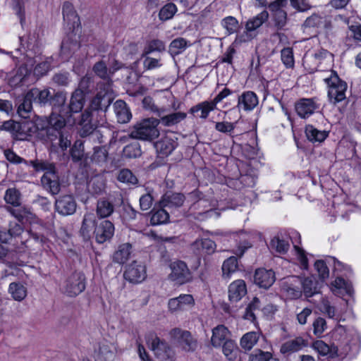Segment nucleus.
Returning <instances> with one entry per match:
<instances>
[{
    "mask_svg": "<svg viewBox=\"0 0 361 361\" xmlns=\"http://www.w3.org/2000/svg\"><path fill=\"white\" fill-rule=\"evenodd\" d=\"M66 121L61 115L51 113L49 117L37 116L34 122L23 123V130L30 137L43 142L58 145L64 151L71 146V135L66 129Z\"/></svg>",
    "mask_w": 361,
    "mask_h": 361,
    "instance_id": "nucleus-1",
    "label": "nucleus"
},
{
    "mask_svg": "<svg viewBox=\"0 0 361 361\" xmlns=\"http://www.w3.org/2000/svg\"><path fill=\"white\" fill-rule=\"evenodd\" d=\"M46 240L47 238L43 234L24 229L16 222H10L7 229H1V242L13 245L17 248L42 245Z\"/></svg>",
    "mask_w": 361,
    "mask_h": 361,
    "instance_id": "nucleus-2",
    "label": "nucleus"
},
{
    "mask_svg": "<svg viewBox=\"0 0 361 361\" xmlns=\"http://www.w3.org/2000/svg\"><path fill=\"white\" fill-rule=\"evenodd\" d=\"M62 14L64 22L65 37L61 45L80 43V20L73 4L66 1L63 4Z\"/></svg>",
    "mask_w": 361,
    "mask_h": 361,
    "instance_id": "nucleus-3",
    "label": "nucleus"
},
{
    "mask_svg": "<svg viewBox=\"0 0 361 361\" xmlns=\"http://www.w3.org/2000/svg\"><path fill=\"white\" fill-rule=\"evenodd\" d=\"M158 125L159 122L156 118H144L133 126L129 137L133 139L152 141L159 135Z\"/></svg>",
    "mask_w": 361,
    "mask_h": 361,
    "instance_id": "nucleus-4",
    "label": "nucleus"
},
{
    "mask_svg": "<svg viewBox=\"0 0 361 361\" xmlns=\"http://www.w3.org/2000/svg\"><path fill=\"white\" fill-rule=\"evenodd\" d=\"M329 75L324 81L328 86V97L329 101L336 104L346 99L345 92L348 87L347 83L342 80L337 73L333 70L328 71Z\"/></svg>",
    "mask_w": 361,
    "mask_h": 361,
    "instance_id": "nucleus-5",
    "label": "nucleus"
},
{
    "mask_svg": "<svg viewBox=\"0 0 361 361\" xmlns=\"http://www.w3.org/2000/svg\"><path fill=\"white\" fill-rule=\"evenodd\" d=\"M171 272L169 275L171 281L176 284L183 285L192 281V274L188 265L183 261H176L171 264Z\"/></svg>",
    "mask_w": 361,
    "mask_h": 361,
    "instance_id": "nucleus-6",
    "label": "nucleus"
},
{
    "mask_svg": "<svg viewBox=\"0 0 361 361\" xmlns=\"http://www.w3.org/2000/svg\"><path fill=\"white\" fill-rule=\"evenodd\" d=\"M63 292L70 297H75L85 289V276L81 272L72 273L65 281Z\"/></svg>",
    "mask_w": 361,
    "mask_h": 361,
    "instance_id": "nucleus-7",
    "label": "nucleus"
},
{
    "mask_svg": "<svg viewBox=\"0 0 361 361\" xmlns=\"http://www.w3.org/2000/svg\"><path fill=\"white\" fill-rule=\"evenodd\" d=\"M189 197L194 201L190 209H198L203 208L201 212L195 213V218L198 220H204L212 216L214 211L210 207L208 202L202 198L203 194L198 190H195L188 194Z\"/></svg>",
    "mask_w": 361,
    "mask_h": 361,
    "instance_id": "nucleus-8",
    "label": "nucleus"
},
{
    "mask_svg": "<svg viewBox=\"0 0 361 361\" xmlns=\"http://www.w3.org/2000/svg\"><path fill=\"white\" fill-rule=\"evenodd\" d=\"M147 343L157 358L165 360L173 356V352L168 343L154 334H149Z\"/></svg>",
    "mask_w": 361,
    "mask_h": 361,
    "instance_id": "nucleus-9",
    "label": "nucleus"
},
{
    "mask_svg": "<svg viewBox=\"0 0 361 361\" xmlns=\"http://www.w3.org/2000/svg\"><path fill=\"white\" fill-rule=\"evenodd\" d=\"M115 232L114 224L108 219H97L93 237L99 244L109 242L113 238Z\"/></svg>",
    "mask_w": 361,
    "mask_h": 361,
    "instance_id": "nucleus-10",
    "label": "nucleus"
},
{
    "mask_svg": "<svg viewBox=\"0 0 361 361\" xmlns=\"http://www.w3.org/2000/svg\"><path fill=\"white\" fill-rule=\"evenodd\" d=\"M85 104V93L80 89H76L71 94L69 104L61 111V116L66 120L71 117L73 114H77L82 111Z\"/></svg>",
    "mask_w": 361,
    "mask_h": 361,
    "instance_id": "nucleus-11",
    "label": "nucleus"
},
{
    "mask_svg": "<svg viewBox=\"0 0 361 361\" xmlns=\"http://www.w3.org/2000/svg\"><path fill=\"white\" fill-rule=\"evenodd\" d=\"M170 336L177 341L185 351L192 352L197 347V340L192 337L191 333L188 331L175 328L170 331Z\"/></svg>",
    "mask_w": 361,
    "mask_h": 361,
    "instance_id": "nucleus-12",
    "label": "nucleus"
},
{
    "mask_svg": "<svg viewBox=\"0 0 361 361\" xmlns=\"http://www.w3.org/2000/svg\"><path fill=\"white\" fill-rule=\"evenodd\" d=\"M111 102V99L109 95L102 94V92L97 93L96 96L92 99L90 106L85 111H90L91 113L94 114L97 119H98V118L102 119V117L105 116V113Z\"/></svg>",
    "mask_w": 361,
    "mask_h": 361,
    "instance_id": "nucleus-13",
    "label": "nucleus"
},
{
    "mask_svg": "<svg viewBox=\"0 0 361 361\" xmlns=\"http://www.w3.org/2000/svg\"><path fill=\"white\" fill-rule=\"evenodd\" d=\"M146 277V267L137 261H133L128 265L123 273V278L133 284L142 283Z\"/></svg>",
    "mask_w": 361,
    "mask_h": 361,
    "instance_id": "nucleus-14",
    "label": "nucleus"
},
{
    "mask_svg": "<svg viewBox=\"0 0 361 361\" xmlns=\"http://www.w3.org/2000/svg\"><path fill=\"white\" fill-rule=\"evenodd\" d=\"M317 97L302 98L295 104V109L299 117L307 118L320 108Z\"/></svg>",
    "mask_w": 361,
    "mask_h": 361,
    "instance_id": "nucleus-15",
    "label": "nucleus"
},
{
    "mask_svg": "<svg viewBox=\"0 0 361 361\" xmlns=\"http://www.w3.org/2000/svg\"><path fill=\"white\" fill-rule=\"evenodd\" d=\"M301 285H302L301 277L290 276L282 282L281 290L289 299L295 300L302 295Z\"/></svg>",
    "mask_w": 361,
    "mask_h": 361,
    "instance_id": "nucleus-16",
    "label": "nucleus"
},
{
    "mask_svg": "<svg viewBox=\"0 0 361 361\" xmlns=\"http://www.w3.org/2000/svg\"><path fill=\"white\" fill-rule=\"evenodd\" d=\"M98 119L94 116V114L90 111H85L80 116L78 122L80 126L79 133L80 137H91L92 133L96 130L97 122Z\"/></svg>",
    "mask_w": 361,
    "mask_h": 361,
    "instance_id": "nucleus-17",
    "label": "nucleus"
},
{
    "mask_svg": "<svg viewBox=\"0 0 361 361\" xmlns=\"http://www.w3.org/2000/svg\"><path fill=\"white\" fill-rule=\"evenodd\" d=\"M287 0H276L269 5L271 19L278 28L284 27L287 22V13L282 8Z\"/></svg>",
    "mask_w": 361,
    "mask_h": 361,
    "instance_id": "nucleus-18",
    "label": "nucleus"
},
{
    "mask_svg": "<svg viewBox=\"0 0 361 361\" xmlns=\"http://www.w3.org/2000/svg\"><path fill=\"white\" fill-rule=\"evenodd\" d=\"M157 116L159 117L157 118L159 124L165 127H171L183 121L186 118L187 114L180 111L167 114L166 109L162 108L157 110Z\"/></svg>",
    "mask_w": 361,
    "mask_h": 361,
    "instance_id": "nucleus-19",
    "label": "nucleus"
},
{
    "mask_svg": "<svg viewBox=\"0 0 361 361\" xmlns=\"http://www.w3.org/2000/svg\"><path fill=\"white\" fill-rule=\"evenodd\" d=\"M195 304L192 295L180 294L178 297L171 298L169 300V309L172 312L187 310Z\"/></svg>",
    "mask_w": 361,
    "mask_h": 361,
    "instance_id": "nucleus-20",
    "label": "nucleus"
},
{
    "mask_svg": "<svg viewBox=\"0 0 361 361\" xmlns=\"http://www.w3.org/2000/svg\"><path fill=\"white\" fill-rule=\"evenodd\" d=\"M269 16V14L268 11H263L256 16L248 19L245 23L246 39L244 38L242 41L246 42L249 39H252L254 36H255V35H252V32H255L257 28L260 27L264 23L267 21Z\"/></svg>",
    "mask_w": 361,
    "mask_h": 361,
    "instance_id": "nucleus-21",
    "label": "nucleus"
},
{
    "mask_svg": "<svg viewBox=\"0 0 361 361\" xmlns=\"http://www.w3.org/2000/svg\"><path fill=\"white\" fill-rule=\"evenodd\" d=\"M275 273L272 269H257L254 275V282L259 287L268 289L275 282Z\"/></svg>",
    "mask_w": 361,
    "mask_h": 361,
    "instance_id": "nucleus-22",
    "label": "nucleus"
},
{
    "mask_svg": "<svg viewBox=\"0 0 361 361\" xmlns=\"http://www.w3.org/2000/svg\"><path fill=\"white\" fill-rule=\"evenodd\" d=\"M177 139L165 136L154 143L157 153L160 158L170 155L178 146Z\"/></svg>",
    "mask_w": 361,
    "mask_h": 361,
    "instance_id": "nucleus-23",
    "label": "nucleus"
},
{
    "mask_svg": "<svg viewBox=\"0 0 361 361\" xmlns=\"http://www.w3.org/2000/svg\"><path fill=\"white\" fill-rule=\"evenodd\" d=\"M76 202L72 195L60 197L55 202L56 210L63 216L71 215L76 211Z\"/></svg>",
    "mask_w": 361,
    "mask_h": 361,
    "instance_id": "nucleus-24",
    "label": "nucleus"
},
{
    "mask_svg": "<svg viewBox=\"0 0 361 361\" xmlns=\"http://www.w3.org/2000/svg\"><path fill=\"white\" fill-rule=\"evenodd\" d=\"M185 200V197L183 193L167 191L161 197L160 205L162 207L178 208L180 207Z\"/></svg>",
    "mask_w": 361,
    "mask_h": 361,
    "instance_id": "nucleus-25",
    "label": "nucleus"
},
{
    "mask_svg": "<svg viewBox=\"0 0 361 361\" xmlns=\"http://www.w3.org/2000/svg\"><path fill=\"white\" fill-rule=\"evenodd\" d=\"M28 97L32 100L34 104L39 106H46L50 101L51 91L49 88L42 90L37 87L30 89L28 92Z\"/></svg>",
    "mask_w": 361,
    "mask_h": 361,
    "instance_id": "nucleus-26",
    "label": "nucleus"
},
{
    "mask_svg": "<svg viewBox=\"0 0 361 361\" xmlns=\"http://www.w3.org/2000/svg\"><path fill=\"white\" fill-rule=\"evenodd\" d=\"M246 293L247 287L243 280H235L232 282L228 287V298L232 302H238Z\"/></svg>",
    "mask_w": 361,
    "mask_h": 361,
    "instance_id": "nucleus-27",
    "label": "nucleus"
},
{
    "mask_svg": "<svg viewBox=\"0 0 361 361\" xmlns=\"http://www.w3.org/2000/svg\"><path fill=\"white\" fill-rule=\"evenodd\" d=\"M43 187L52 195H56L60 191V183L57 171L44 173L41 178Z\"/></svg>",
    "mask_w": 361,
    "mask_h": 361,
    "instance_id": "nucleus-28",
    "label": "nucleus"
},
{
    "mask_svg": "<svg viewBox=\"0 0 361 361\" xmlns=\"http://www.w3.org/2000/svg\"><path fill=\"white\" fill-rule=\"evenodd\" d=\"M97 219L92 214L84 215L80 233L85 240H89L93 236Z\"/></svg>",
    "mask_w": 361,
    "mask_h": 361,
    "instance_id": "nucleus-29",
    "label": "nucleus"
},
{
    "mask_svg": "<svg viewBox=\"0 0 361 361\" xmlns=\"http://www.w3.org/2000/svg\"><path fill=\"white\" fill-rule=\"evenodd\" d=\"M301 281L302 285H301V290L302 295L306 298H309L314 296L316 294L319 293V286L318 281L314 277H305L302 278Z\"/></svg>",
    "mask_w": 361,
    "mask_h": 361,
    "instance_id": "nucleus-30",
    "label": "nucleus"
},
{
    "mask_svg": "<svg viewBox=\"0 0 361 361\" xmlns=\"http://www.w3.org/2000/svg\"><path fill=\"white\" fill-rule=\"evenodd\" d=\"M258 103L257 94L252 91H246L239 96L238 106H243L245 111H251L257 106Z\"/></svg>",
    "mask_w": 361,
    "mask_h": 361,
    "instance_id": "nucleus-31",
    "label": "nucleus"
},
{
    "mask_svg": "<svg viewBox=\"0 0 361 361\" xmlns=\"http://www.w3.org/2000/svg\"><path fill=\"white\" fill-rule=\"evenodd\" d=\"M114 112L117 121L120 123H126L130 121L132 114L126 103L123 100H117L114 104Z\"/></svg>",
    "mask_w": 361,
    "mask_h": 361,
    "instance_id": "nucleus-32",
    "label": "nucleus"
},
{
    "mask_svg": "<svg viewBox=\"0 0 361 361\" xmlns=\"http://www.w3.org/2000/svg\"><path fill=\"white\" fill-rule=\"evenodd\" d=\"M228 329L224 325H218L212 329L211 343L214 348H219L226 341H228Z\"/></svg>",
    "mask_w": 361,
    "mask_h": 361,
    "instance_id": "nucleus-33",
    "label": "nucleus"
},
{
    "mask_svg": "<svg viewBox=\"0 0 361 361\" xmlns=\"http://www.w3.org/2000/svg\"><path fill=\"white\" fill-rule=\"evenodd\" d=\"M307 345L306 341L302 337H297L294 339L288 340L283 343L280 348L282 354H291L301 350Z\"/></svg>",
    "mask_w": 361,
    "mask_h": 361,
    "instance_id": "nucleus-34",
    "label": "nucleus"
},
{
    "mask_svg": "<svg viewBox=\"0 0 361 361\" xmlns=\"http://www.w3.org/2000/svg\"><path fill=\"white\" fill-rule=\"evenodd\" d=\"M114 212V205L105 198L98 200L96 207V214L99 219H106Z\"/></svg>",
    "mask_w": 361,
    "mask_h": 361,
    "instance_id": "nucleus-35",
    "label": "nucleus"
},
{
    "mask_svg": "<svg viewBox=\"0 0 361 361\" xmlns=\"http://www.w3.org/2000/svg\"><path fill=\"white\" fill-rule=\"evenodd\" d=\"M216 107V104L212 101H205L192 106L190 109V112L197 117L206 119L209 114L214 110Z\"/></svg>",
    "mask_w": 361,
    "mask_h": 361,
    "instance_id": "nucleus-36",
    "label": "nucleus"
},
{
    "mask_svg": "<svg viewBox=\"0 0 361 361\" xmlns=\"http://www.w3.org/2000/svg\"><path fill=\"white\" fill-rule=\"evenodd\" d=\"M94 361H112L114 357V352L109 343H100L98 349H94Z\"/></svg>",
    "mask_w": 361,
    "mask_h": 361,
    "instance_id": "nucleus-37",
    "label": "nucleus"
},
{
    "mask_svg": "<svg viewBox=\"0 0 361 361\" xmlns=\"http://www.w3.org/2000/svg\"><path fill=\"white\" fill-rule=\"evenodd\" d=\"M67 93L64 91H54L53 94H50V101L48 105L52 106L54 110H58L61 114L64 108H66V102L67 99Z\"/></svg>",
    "mask_w": 361,
    "mask_h": 361,
    "instance_id": "nucleus-38",
    "label": "nucleus"
},
{
    "mask_svg": "<svg viewBox=\"0 0 361 361\" xmlns=\"http://www.w3.org/2000/svg\"><path fill=\"white\" fill-rule=\"evenodd\" d=\"M27 165L32 166L36 172L44 171V173L49 172L51 173L56 171L54 163L44 159L30 160L27 161Z\"/></svg>",
    "mask_w": 361,
    "mask_h": 361,
    "instance_id": "nucleus-39",
    "label": "nucleus"
},
{
    "mask_svg": "<svg viewBox=\"0 0 361 361\" xmlns=\"http://www.w3.org/2000/svg\"><path fill=\"white\" fill-rule=\"evenodd\" d=\"M305 132L307 140L312 142H322L329 135L328 131L319 130L312 125L306 126Z\"/></svg>",
    "mask_w": 361,
    "mask_h": 361,
    "instance_id": "nucleus-40",
    "label": "nucleus"
},
{
    "mask_svg": "<svg viewBox=\"0 0 361 361\" xmlns=\"http://www.w3.org/2000/svg\"><path fill=\"white\" fill-rule=\"evenodd\" d=\"M132 246L130 243H123L118 246L117 250L114 253L113 261L118 264H124L131 253Z\"/></svg>",
    "mask_w": 361,
    "mask_h": 361,
    "instance_id": "nucleus-41",
    "label": "nucleus"
},
{
    "mask_svg": "<svg viewBox=\"0 0 361 361\" xmlns=\"http://www.w3.org/2000/svg\"><path fill=\"white\" fill-rule=\"evenodd\" d=\"M312 347L322 355L334 357L338 355V346H329L322 340H317L312 343Z\"/></svg>",
    "mask_w": 361,
    "mask_h": 361,
    "instance_id": "nucleus-42",
    "label": "nucleus"
},
{
    "mask_svg": "<svg viewBox=\"0 0 361 361\" xmlns=\"http://www.w3.org/2000/svg\"><path fill=\"white\" fill-rule=\"evenodd\" d=\"M109 158V152L105 146H98L93 148V154L91 161L99 165L104 166L106 164Z\"/></svg>",
    "mask_w": 361,
    "mask_h": 361,
    "instance_id": "nucleus-43",
    "label": "nucleus"
},
{
    "mask_svg": "<svg viewBox=\"0 0 361 361\" xmlns=\"http://www.w3.org/2000/svg\"><path fill=\"white\" fill-rule=\"evenodd\" d=\"M21 192L18 189L9 188L5 192L4 200L8 204L17 207L21 204Z\"/></svg>",
    "mask_w": 361,
    "mask_h": 361,
    "instance_id": "nucleus-44",
    "label": "nucleus"
},
{
    "mask_svg": "<svg viewBox=\"0 0 361 361\" xmlns=\"http://www.w3.org/2000/svg\"><path fill=\"white\" fill-rule=\"evenodd\" d=\"M150 224L152 226L164 224L169 221V214L163 208L159 209H153L150 212Z\"/></svg>",
    "mask_w": 361,
    "mask_h": 361,
    "instance_id": "nucleus-45",
    "label": "nucleus"
},
{
    "mask_svg": "<svg viewBox=\"0 0 361 361\" xmlns=\"http://www.w3.org/2000/svg\"><path fill=\"white\" fill-rule=\"evenodd\" d=\"M259 338V334L255 331H250L245 334L240 338V345L241 348L247 350H250L257 343Z\"/></svg>",
    "mask_w": 361,
    "mask_h": 361,
    "instance_id": "nucleus-46",
    "label": "nucleus"
},
{
    "mask_svg": "<svg viewBox=\"0 0 361 361\" xmlns=\"http://www.w3.org/2000/svg\"><path fill=\"white\" fill-rule=\"evenodd\" d=\"M32 100L28 97L27 92L23 97L22 102L18 104L17 112L18 115L24 118H30L32 111Z\"/></svg>",
    "mask_w": 361,
    "mask_h": 361,
    "instance_id": "nucleus-47",
    "label": "nucleus"
},
{
    "mask_svg": "<svg viewBox=\"0 0 361 361\" xmlns=\"http://www.w3.org/2000/svg\"><path fill=\"white\" fill-rule=\"evenodd\" d=\"M123 157L127 159H135L142 154L141 146L137 141L130 143L124 147L122 152Z\"/></svg>",
    "mask_w": 361,
    "mask_h": 361,
    "instance_id": "nucleus-48",
    "label": "nucleus"
},
{
    "mask_svg": "<svg viewBox=\"0 0 361 361\" xmlns=\"http://www.w3.org/2000/svg\"><path fill=\"white\" fill-rule=\"evenodd\" d=\"M8 292L11 293L13 298L18 301L23 300L27 295L25 287L19 282H13L10 283Z\"/></svg>",
    "mask_w": 361,
    "mask_h": 361,
    "instance_id": "nucleus-49",
    "label": "nucleus"
},
{
    "mask_svg": "<svg viewBox=\"0 0 361 361\" xmlns=\"http://www.w3.org/2000/svg\"><path fill=\"white\" fill-rule=\"evenodd\" d=\"M269 247L271 250L280 254H285L288 252L290 244L288 240L279 236H275L271 239Z\"/></svg>",
    "mask_w": 361,
    "mask_h": 361,
    "instance_id": "nucleus-50",
    "label": "nucleus"
},
{
    "mask_svg": "<svg viewBox=\"0 0 361 361\" xmlns=\"http://www.w3.org/2000/svg\"><path fill=\"white\" fill-rule=\"evenodd\" d=\"M257 180V176L253 172H249L245 174L240 175V176L235 180V184H240L243 188H252L255 185Z\"/></svg>",
    "mask_w": 361,
    "mask_h": 361,
    "instance_id": "nucleus-51",
    "label": "nucleus"
},
{
    "mask_svg": "<svg viewBox=\"0 0 361 361\" xmlns=\"http://www.w3.org/2000/svg\"><path fill=\"white\" fill-rule=\"evenodd\" d=\"M238 270V259L235 257H231L226 259L222 265L223 277L229 279L232 273Z\"/></svg>",
    "mask_w": 361,
    "mask_h": 361,
    "instance_id": "nucleus-52",
    "label": "nucleus"
},
{
    "mask_svg": "<svg viewBox=\"0 0 361 361\" xmlns=\"http://www.w3.org/2000/svg\"><path fill=\"white\" fill-rule=\"evenodd\" d=\"M260 310V300L255 297L245 309L244 317L246 319L254 322L256 319V312Z\"/></svg>",
    "mask_w": 361,
    "mask_h": 361,
    "instance_id": "nucleus-53",
    "label": "nucleus"
},
{
    "mask_svg": "<svg viewBox=\"0 0 361 361\" xmlns=\"http://www.w3.org/2000/svg\"><path fill=\"white\" fill-rule=\"evenodd\" d=\"M194 246L198 249L201 247L208 255L214 253L216 247L214 241L209 238L196 240L194 243Z\"/></svg>",
    "mask_w": 361,
    "mask_h": 361,
    "instance_id": "nucleus-54",
    "label": "nucleus"
},
{
    "mask_svg": "<svg viewBox=\"0 0 361 361\" xmlns=\"http://www.w3.org/2000/svg\"><path fill=\"white\" fill-rule=\"evenodd\" d=\"M117 179L121 183L128 185H136L138 182L137 177L128 169H123L119 171Z\"/></svg>",
    "mask_w": 361,
    "mask_h": 361,
    "instance_id": "nucleus-55",
    "label": "nucleus"
},
{
    "mask_svg": "<svg viewBox=\"0 0 361 361\" xmlns=\"http://www.w3.org/2000/svg\"><path fill=\"white\" fill-rule=\"evenodd\" d=\"M11 5L22 26L25 23V9L24 0H12Z\"/></svg>",
    "mask_w": 361,
    "mask_h": 361,
    "instance_id": "nucleus-56",
    "label": "nucleus"
},
{
    "mask_svg": "<svg viewBox=\"0 0 361 361\" xmlns=\"http://www.w3.org/2000/svg\"><path fill=\"white\" fill-rule=\"evenodd\" d=\"M281 57L283 63L286 68H290L294 66L295 61L292 47H284L281 51Z\"/></svg>",
    "mask_w": 361,
    "mask_h": 361,
    "instance_id": "nucleus-57",
    "label": "nucleus"
},
{
    "mask_svg": "<svg viewBox=\"0 0 361 361\" xmlns=\"http://www.w3.org/2000/svg\"><path fill=\"white\" fill-rule=\"evenodd\" d=\"M71 156L73 161H79L82 159L84 157V144L78 140H76L72 148L71 149Z\"/></svg>",
    "mask_w": 361,
    "mask_h": 361,
    "instance_id": "nucleus-58",
    "label": "nucleus"
},
{
    "mask_svg": "<svg viewBox=\"0 0 361 361\" xmlns=\"http://www.w3.org/2000/svg\"><path fill=\"white\" fill-rule=\"evenodd\" d=\"M176 11V6L173 3H169L161 8L159 17L161 20H167L173 18Z\"/></svg>",
    "mask_w": 361,
    "mask_h": 361,
    "instance_id": "nucleus-59",
    "label": "nucleus"
},
{
    "mask_svg": "<svg viewBox=\"0 0 361 361\" xmlns=\"http://www.w3.org/2000/svg\"><path fill=\"white\" fill-rule=\"evenodd\" d=\"M332 338L343 344H348L349 340L347 338L346 329L342 325H338L332 332Z\"/></svg>",
    "mask_w": 361,
    "mask_h": 361,
    "instance_id": "nucleus-60",
    "label": "nucleus"
},
{
    "mask_svg": "<svg viewBox=\"0 0 361 361\" xmlns=\"http://www.w3.org/2000/svg\"><path fill=\"white\" fill-rule=\"evenodd\" d=\"M92 70L94 73L100 78L104 80L110 79L109 71L106 64L104 61H99V62L96 63L94 65Z\"/></svg>",
    "mask_w": 361,
    "mask_h": 361,
    "instance_id": "nucleus-61",
    "label": "nucleus"
},
{
    "mask_svg": "<svg viewBox=\"0 0 361 361\" xmlns=\"http://www.w3.org/2000/svg\"><path fill=\"white\" fill-rule=\"evenodd\" d=\"M222 26L230 33H234L239 27L237 19L233 16H228L221 21Z\"/></svg>",
    "mask_w": 361,
    "mask_h": 361,
    "instance_id": "nucleus-62",
    "label": "nucleus"
},
{
    "mask_svg": "<svg viewBox=\"0 0 361 361\" xmlns=\"http://www.w3.org/2000/svg\"><path fill=\"white\" fill-rule=\"evenodd\" d=\"M88 190L93 195H100L104 190V183L99 178H93L88 183Z\"/></svg>",
    "mask_w": 361,
    "mask_h": 361,
    "instance_id": "nucleus-63",
    "label": "nucleus"
},
{
    "mask_svg": "<svg viewBox=\"0 0 361 361\" xmlns=\"http://www.w3.org/2000/svg\"><path fill=\"white\" fill-rule=\"evenodd\" d=\"M271 357L272 354L270 352L256 349L250 355L249 361H269Z\"/></svg>",
    "mask_w": 361,
    "mask_h": 361,
    "instance_id": "nucleus-64",
    "label": "nucleus"
}]
</instances>
